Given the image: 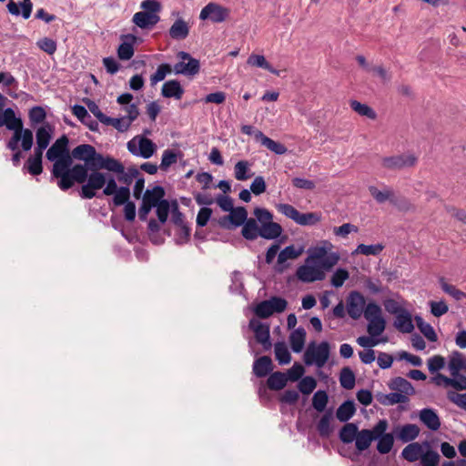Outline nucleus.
Segmentation results:
<instances>
[{
	"instance_id": "obj_1",
	"label": "nucleus",
	"mask_w": 466,
	"mask_h": 466,
	"mask_svg": "<svg viewBox=\"0 0 466 466\" xmlns=\"http://www.w3.org/2000/svg\"><path fill=\"white\" fill-rule=\"evenodd\" d=\"M339 259L337 252H332L327 246L313 248L305 264L297 269L298 279L304 283H311L317 280H322L326 277V272L329 271Z\"/></svg>"
},
{
	"instance_id": "obj_2",
	"label": "nucleus",
	"mask_w": 466,
	"mask_h": 466,
	"mask_svg": "<svg viewBox=\"0 0 466 466\" xmlns=\"http://www.w3.org/2000/svg\"><path fill=\"white\" fill-rule=\"evenodd\" d=\"M73 158L72 153L67 151L57 157L53 165L52 175L54 177L59 178L57 185L64 191L71 188L76 182L78 184L86 182L83 174L74 173Z\"/></svg>"
},
{
	"instance_id": "obj_3",
	"label": "nucleus",
	"mask_w": 466,
	"mask_h": 466,
	"mask_svg": "<svg viewBox=\"0 0 466 466\" xmlns=\"http://www.w3.org/2000/svg\"><path fill=\"white\" fill-rule=\"evenodd\" d=\"M99 153L89 144H82L72 150V157L75 159L84 161V164L74 165V173L83 174L87 178L88 167H95Z\"/></svg>"
},
{
	"instance_id": "obj_4",
	"label": "nucleus",
	"mask_w": 466,
	"mask_h": 466,
	"mask_svg": "<svg viewBox=\"0 0 466 466\" xmlns=\"http://www.w3.org/2000/svg\"><path fill=\"white\" fill-rule=\"evenodd\" d=\"M329 357V344L328 341H321L318 345L312 341L304 352L303 360L306 366L316 365L318 368H322L328 361Z\"/></svg>"
},
{
	"instance_id": "obj_5",
	"label": "nucleus",
	"mask_w": 466,
	"mask_h": 466,
	"mask_svg": "<svg viewBox=\"0 0 466 466\" xmlns=\"http://www.w3.org/2000/svg\"><path fill=\"white\" fill-rule=\"evenodd\" d=\"M86 183H82L80 197L85 199H91L96 196V191L103 188L106 183V174L95 169V167H88Z\"/></svg>"
},
{
	"instance_id": "obj_6",
	"label": "nucleus",
	"mask_w": 466,
	"mask_h": 466,
	"mask_svg": "<svg viewBox=\"0 0 466 466\" xmlns=\"http://www.w3.org/2000/svg\"><path fill=\"white\" fill-rule=\"evenodd\" d=\"M288 306V302L281 297L273 296L269 299L262 300L258 303L254 309V314L260 319H267L274 313L283 312Z\"/></svg>"
},
{
	"instance_id": "obj_7",
	"label": "nucleus",
	"mask_w": 466,
	"mask_h": 466,
	"mask_svg": "<svg viewBox=\"0 0 466 466\" xmlns=\"http://www.w3.org/2000/svg\"><path fill=\"white\" fill-rule=\"evenodd\" d=\"M177 57L181 61L175 64L173 70L176 75H183L186 76H194L199 73L200 62L194 58L189 53L179 51Z\"/></svg>"
},
{
	"instance_id": "obj_8",
	"label": "nucleus",
	"mask_w": 466,
	"mask_h": 466,
	"mask_svg": "<svg viewBox=\"0 0 466 466\" xmlns=\"http://www.w3.org/2000/svg\"><path fill=\"white\" fill-rule=\"evenodd\" d=\"M253 214L258 223L260 224V231L257 233H283L280 224L273 222V215L264 208H255Z\"/></svg>"
},
{
	"instance_id": "obj_9",
	"label": "nucleus",
	"mask_w": 466,
	"mask_h": 466,
	"mask_svg": "<svg viewBox=\"0 0 466 466\" xmlns=\"http://www.w3.org/2000/svg\"><path fill=\"white\" fill-rule=\"evenodd\" d=\"M230 9L217 3H208L199 14L200 20H210L212 23H223L229 17Z\"/></svg>"
},
{
	"instance_id": "obj_10",
	"label": "nucleus",
	"mask_w": 466,
	"mask_h": 466,
	"mask_svg": "<svg viewBox=\"0 0 466 466\" xmlns=\"http://www.w3.org/2000/svg\"><path fill=\"white\" fill-rule=\"evenodd\" d=\"M248 327L254 332L257 342L262 345L263 350L265 351L269 350L272 347L269 325L256 319H251Z\"/></svg>"
},
{
	"instance_id": "obj_11",
	"label": "nucleus",
	"mask_w": 466,
	"mask_h": 466,
	"mask_svg": "<svg viewBox=\"0 0 466 466\" xmlns=\"http://www.w3.org/2000/svg\"><path fill=\"white\" fill-rule=\"evenodd\" d=\"M383 167L390 170L410 167L417 163V157L414 155H397L385 157L381 160Z\"/></svg>"
},
{
	"instance_id": "obj_12",
	"label": "nucleus",
	"mask_w": 466,
	"mask_h": 466,
	"mask_svg": "<svg viewBox=\"0 0 466 466\" xmlns=\"http://www.w3.org/2000/svg\"><path fill=\"white\" fill-rule=\"evenodd\" d=\"M366 306L364 296L357 290L350 293L347 302V311L352 319H359L363 314Z\"/></svg>"
},
{
	"instance_id": "obj_13",
	"label": "nucleus",
	"mask_w": 466,
	"mask_h": 466,
	"mask_svg": "<svg viewBox=\"0 0 466 466\" xmlns=\"http://www.w3.org/2000/svg\"><path fill=\"white\" fill-rule=\"evenodd\" d=\"M94 167L95 169H106L116 174L123 172V164L119 160L110 156H104L101 153H99Z\"/></svg>"
},
{
	"instance_id": "obj_14",
	"label": "nucleus",
	"mask_w": 466,
	"mask_h": 466,
	"mask_svg": "<svg viewBox=\"0 0 466 466\" xmlns=\"http://www.w3.org/2000/svg\"><path fill=\"white\" fill-rule=\"evenodd\" d=\"M69 139L66 135L61 136L56 142L48 148L46 156L49 161H55L60 156L69 151L68 148Z\"/></svg>"
},
{
	"instance_id": "obj_15",
	"label": "nucleus",
	"mask_w": 466,
	"mask_h": 466,
	"mask_svg": "<svg viewBox=\"0 0 466 466\" xmlns=\"http://www.w3.org/2000/svg\"><path fill=\"white\" fill-rule=\"evenodd\" d=\"M121 38L125 41L117 48V56L120 60H129L134 56V44L137 36L132 34L122 35Z\"/></svg>"
},
{
	"instance_id": "obj_16",
	"label": "nucleus",
	"mask_w": 466,
	"mask_h": 466,
	"mask_svg": "<svg viewBox=\"0 0 466 466\" xmlns=\"http://www.w3.org/2000/svg\"><path fill=\"white\" fill-rule=\"evenodd\" d=\"M255 138L257 141L260 142L262 146L276 155H284L288 151L287 147L282 143L277 142L268 137L260 130H257L255 132Z\"/></svg>"
},
{
	"instance_id": "obj_17",
	"label": "nucleus",
	"mask_w": 466,
	"mask_h": 466,
	"mask_svg": "<svg viewBox=\"0 0 466 466\" xmlns=\"http://www.w3.org/2000/svg\"><path fill=\"white\" fill-rule=\"evenodd\" d=\"M160 20L159 15L147 12H137L133 16V23L142 29H148L156 25Z\"/></svg>"
},
{
	"instance_id": "obj_18",
	"label": "nucleus",
	"mask_w": 466,
	"mask_h": 466,
	"mask_svg": "<svg viewBox=\"0 0 466 466\" xmlns=\"http://www.w3.org/2000/svg\"><path fill=\"white\" fill-rule=\"evenodd\" d=\"M420 420L431 431H436L441 427V420L437 412L431 408H424L420 411Z\"/></svg>"
},
{
	"instance_id": "obj_19",
	"label": "nucleus",
	"mask_w": 466,
	"mask_h": 466,
	"mask_svg": "<svg viewBox=\"0 0 466 466\" xmlns=\"http://www.w3.org/2000/svg\"><path fill=\"white\" fill-rule=\"evenodd\" d=\"M184 88L178 80H168L162 86L161 95L166 98H175L179 100L184 95Z\"/></svg>"
},
{
	"instance_id": "obj_20",
	"label": "nucleus",
	"mask_w": 466,
	"mask_h": 466,
	"mask_svg": "<svg viewBox=\"0 0 466 466\" xmlns=\"http://www.w3.org/2000/svg\"><path fill=\"white\" fill-rule=\"evenodd\" d=\"M166 195L165 188L162 186H155L151 189H147L144 192V195L142 197V200L144 202H147L153 208L159 205L162 201H166L167 199L164 198Z\"/></svg>"
},
{
	"instance_id": "obj_21",
	"label": "nucleus",
	"mask_w": 466,
	"mask_h": 466,
	"mask_svg": "<svg viewBox=\"0 0 466 466\" xmlns=\"http://www.w3.org/2000/svg\"><path fill=\"white\" fill-rule=\"evenodd\" d=\"M394 326L402 333H411L414 329L411 315L406 309L395 316Z\"/></svg>"
},
{
	"instance_id": "obj_22",
	"label": "nucleus",
	"mask_w": 466,
	"mask_h": 466,
	"mask_svg": "<svg viewBox=\"0 0 466 466\" xmlns=\"http://www.w3.org/2000/svg\"><path fill=\"white\" fill-rule=\"evenodd\" d=\"M306 330L303 327H298L289 335V343L293 352L302 351L306 341Z\"/></svg>"
},
{
	"instance_id": "obj_23",
	"label": "nucleus",
	"mask_w": 466,
	"mask_h": 466,
	"mask_svg": "<svg viewBox=\"0 0 466 466\" xmlns=\"http://www.w3.org/2000/svg\"><path fill=\"white\" fill-rule=\"evenodd\" d=\"M171 221L181 229L182 233H189L190 228L185 221L184 214L179 210L177 199L171 201Z\"/></svg>"
},
{
	"instance_id": "obj_24",
	"label": "nucleus",
	"mask_w": 466,
	"mask_h": 466,
	"mask_svg": "<svg viewBox=\"0 0 466 466\" xmlns=\"http://www.w3.org/2000/svg\"><path fill=\"white\" fill-rule=\"evenodd\" d=\"M369 192L380 204H382L386 201H390L391 204H397V196L392 189L387 188L383 191H380L375 186H370Z\"/></svg>"
},
{
	"instance_id": "obj_25",
	"label": "nucleus",
	"mask_w": 466,
	"mask_h": 466,
	"mask_svg": "<svg viewBox=\"0 0 466 466\" xmlns=\"http://www.w3.org/2000/svg\"><path fill=\"white\" fill-rule=\"evenodd\" d=\"M272 370V360L268 356H262L253 363V373L258 378L266 377Z\"/></svg>"
},
{
	"instance_id": "obj_26",
	"label": "nucleus",
	"mask_w": 466,
	"mask_h": 466,
	"mask_svg": "<svg viewBox=\"0 0 466 466\" xmlns=\"http://www.w3.org/2000/svg\"><path fill=\"white\" fill-rule=\"evenodd\" d=\"M189 34V26L183 19H177L169 28V35L176 40H183Z\"/></svg>"
},
{
	"instance_id": "obj_27",
	"label": "nucleus",
	"mask_w": 466,
	"mask_h": 466,
	"mask_svg": "<svg viewBox=\"0 0 466 466\" xmlns=\"http://www.w3.org/2000/svg\"><path fill=\"white\" fill-rule=\"evenodd\" d=\"M463 365L464 356L461 352L454 350L449 355L448 369L452 377L458 376V373L463 370Z\"/></svg>"
},
{
	"instance_id": "obj_28",
	"label": "nucleus",
	"mask_w": 466,
	"mask_h": 466,
	"mask_svg": "<svg viewBox=\"0 0 466 466\" xmlns=\"http://www.w3.org/2000/svg\"><path fill=\"white\" fill-rule=\"evenodd\" d=\"M423 446L419 442L408 444L401 451V456L409 462H415L421 458Z\"/></svg>"
},
{
	"instance_id": "obj_29",
	"label": "nucleus",
	"mask_w": 466,
	"mask_h": 466,
	"mask_svg": "<svg viewBox=\"0 0 466 466\" xmlns=\"http://www.w3.org/2000/svg\"><path fill=\"white\" fill-rule=\"evenodd\" d=\"M356 412L354 401L352 400H345L337 410L336 417L340 422H347Z\"/></svg>"
},
{
	"instance_id": "obj_30",
	"label": "nucleus",
	"mask_w": 466,
	"mask_h": 466,
	"mask_svg": "<svg viewBox=\"0 0 466 466\" xmlns=\"http://www.w3.org/2000/svg\"><path fill=\"white\" fill-rule=\"evenodd\" d=\"M53 127L49 123H46L36 130V145L46 148L50 143L53 133Z\"/></svg>"
},
{
	"instance_id": "obj_31",
	"label": "nucleus",
	"mask_w": 466,
	"mask_h": 466,
	"mask_svg": "<svg viewBox=\"0 0 466 466\" xmlns=\"http://www.w3.org/2000/svg\"><path fill=\"white\" fill-rule=\"evenodd\" d=\"M375 441L374 436L371 434L370 430H361L358 431L356 439H355V446L359 451H363L367 450L371 442Z\"/></svg>"
},
{
	"instance_id": "obj_32",
	"label": "nucleus",
	"mask_w": 466,
	"mask_h": 466,
	"mask_svg": "<svg viewBox=\"0 0 466 466\" xmlns=\"http://www.w3.org/2000/svg\"><path fill=\"white\" fill-rule=\"evenodd\" d=\"M377 400L382 405H394L397 403L407 402L408 397L400 392H390L388 394H378Z\"/></svg>"
},
{
	"instance_id": "obj_33",
	"label": "nucleus",
	"mask_w": 466,
	"mask_h": 466,
	"mask_svg": "<svg viewBox=\"0 0 466 466\" xmlns=\"http://www.w3.org/2000/svg\"><path fill=\"white\" fill-rule=\"evenodd\" d=\"M123 238L130 244L137 242H144L147 238L154 245L159 246L165 242L164 235H122Z\"/></svg>"
},
{
	"instance_id": "obj_34",
	"label": "nucleus",
	"mask_w": 466,
	"mask_h": 466,
	"mask_svg": "<svg viewBox=\"0 0 466 466\" xmlns=\"http://www.w3.org/2000/svg\"><path fill=\"white\" fill-rule=\"evenodd\" d=\"M248 211L244 207L234 208L229 211L228 218L233 228L242 226L247 220Z\"/></svg>"
},
{
	"instance_id": "obj_35",
	"label": "nucleus",
	"mask_w": 466,
	"mask_h": 466,
	"mask_svg": "<svg viewBox=\"0 0 466 466\" xmlns=\"http://www.w3.org/2000/svg\"><path fill=\"white\" fill-rule=\"evenodd\" d=\"M420 434V428L416 424H405L399 432V439L402 442H409L414 441Z\"/></svg>"
},
{
	"instance_id": "obj_36",
	"label": "nucleus",
	"mask_w": 466,
	"mask_h": 466,
	"mask_svg": "<svg viewBox=\"0 0 466 466\" xmlns=\"http://www.w3.org/2000/svg\"><path fill=\"white\" fill-rule=\"evenodd\" d=\"M157 150L156 144L147 137H140L138 141V157L143 158L151 157Z\"/></svg>"
},
{
	"instance_id": "obj_37",
	"label": "nucleus",
	"mask_w": 466,
	"mask_h": 466,
	"mask_svg": "<svg viewBox=\"0 0 466 466\" xmlns=\"http://www.w3.org/2000/svg\"><path fill=\"white\" fill-rule=\"evenodd\" d=\"M389 387L391 390H398L400 391V393H402L404 395L412 394L414 392L412 384L402 377L394 378L389 384Z\"/></svg>"
},
{
	"instance_id": "obj_38",
	"label": "nucleus",
	"mask_w": 466,
	"mask_h": 466,
	"mask_svg": "<svg viewBox=\"0 0 466 466\" xmlns=\"http://www.w3.org/2000/svg\"><path fill=\"white\" fill-rule=\"evenodd\" d=\"M332 420V412L330 410L327 411L322 415L320 420L317 424V430L319 434L322 438H328L332 432V427L330 425Z\"/></svg>"
},
{
	"instance_id": "obj_39",
	"label": "nucleus",
	"mask_w": 466,
	"mask_h": 466,
	"mask_svg": "<svg viewBox=\"0 0 466 466\" xmlns=\"http://www.w3.org/2000/svg\"><path fill=\"white\" fill-rule=\"evenodd\" d=\"M287 382V375L280 371L273 372L267 380L268 387L273 390H279L283 389Z\"/></svg>"
},
{
	"instance_id": "obj_40",
	"label": "nucleus",
	"mask_w": 466,
	"mask_h": 466,
	"mask_svg": "<svg viewBox=\"0 0 466 466\" xmlns=\"http://www.w3.org/2000/svg\"><path fill=\"white\" fill-rule=\"evenodd\" d=\"M350 107L353 111L358 113L361 116H366L370 119H376L377 114L375 110L366 104H361L357 100H350Z\"/></svg>"
},
{
	"instance_id": "obj_41",
	"label": "nucleus",
	"mask_w": 466,
	"mask_h": 466,
	"mask_svg": "<svg viewBox=\"0 0 466 466\" xmlns=\"http://www.w3.org/2000/svg\"><path fill=\"white\" fill-rule=\"evenodd\" d=\"M356 377L354 372L350 367H345L341 370L339 375V383L343 389L351 390L354 388Z\"/></svg>"
},
{
	"instance_id": "obj_42",
	"label": "nucleus",
	"mask_w": 466,
	"mask_h": 466,
	"mask_svg": "<svg viewBox=\"0 0 466 466\" xmlns=\"http://www.w3.org/2000/svg\"><path fill=\"white\" fill-rule=\"evenodd\" d=\"M358 427L354 423H346L339 431V439L343 443H351L355 441Z\"/></svg>"
},
{
	"instance_id": "obj_43",
	"label": "nucleus",
	"mask_w": 466,
	"mask_h": 466,
	"mask_svg": "<svg viewBox=\"0 0 466 466\" xmlns=\"http://www.w3.org/2000/svg\"><path fill=\"white\" fill-rule=\"evenodd\" d=\"M275 357L280 365L289 364L291 355L284 342H277L274 347Z\"/></svg>"
},
{
	"instance_id": "obj_44",
	"label": "nucleus",
	"mask_w": 466,
	"mask_h": 466,
	"mask_svg": "<svg viewBox=\"0 0 466 466\" xmlns=\"http://www.w3.org/2000/svg\"><path fill=\"white\" fill-rule=\"evenodd\" d=\"M417 326L420 332L431 342H435L438 339L437 334L433 327L430 323H426L421 317L417 316L415 318Z\"/></svg>"
},
{
	"instance_id": "obj_45",
	"label": "nucleus",
	"mask_w": 466,
	"mask_h": 466,
	"mask_svg": "<svg viewBox=\"0 0 466 466\" xmlns=\"http://www.w3.org/2000/svg\"><path fill=\"white\" fill-rule=\"evenodd\" d=\"M300 253L301 250L295 249L293 245L288 246L279 253L278 264L284 268V264L288 259H293L297 258Z\"/></svg>"
},
{
	"instance_id": "obj_46",
	"label": "nucleus",
	"mask_w": 466,
	"mask_h": 466,
	"mask_svg": "<svg viewBox=\"0 0 466 466\" xmlns=\"http://www.w3.org/2000/svg\"><path fill=\"white\" fill-rule=\"evenodd\" d=\"M117 174V180L124 183L126 187H129L132 184L133 179L138 177L139 171L135 166H132L127 168V172H125V167L123 166V172Z\"/></svg>"
},
{
	"instance_id": "obj_47",
	"label": "nucleus",
	"mask_w": 466,
	"mask_h": 466,
	"mask_svg": "<svg viewBox=\"0 0 466 466\" xmlns=\"http://www.w3.org/2000/svg\"><path fill=\"white\" fill-rule=\"evenodd\" d=\"M328 400V393L323 390H319L313 395L312 405L316 410L321 412L325 410Z\"/></svg>"
},
{
	"instance_id": "obj_48",
	"label": "nucleus",
	"mask_w": 466,
	"mask_h": 466,
	"mask_svg": "<svg viewBox=\"0 0 466 466\" xmlns=\"http://www.w3.org/2000/svg\"><path fill=\"white\" fill-rule=\"evenodd\" d=\"M386 327V321L383 317L369 320L368 332L370 336L376 337L380 335Z\"/></svg>"
},
{
	"instance_id": "obj_49",
	"label": "nucleus",
	"mask_w": 466,
	"mask_h": 466,
	"mask_svg": "<svg viewBox=\"0 0 466 466\" xmlns=\"http://www.w3.org/2000/svg\"><path fill=\"white\" fill-rule=\"evenodd\" d=\"M320 221V215L317 212L299 213V218L295 221L301 226H313Z\"/></svg>"
},
{
	"instance_id": "obj_50",
	"label": "nucleus",
	"mask_w": 466,
	"mask_h": 466,
	"mask_svg": "<svg viewBox=\"0 0 466 466\" xmlns=\"http://www.w3.org/2000/svg\"><path fill=\"white\" fill-rule=\"evenodd\" d=\"M441 289L452 297L455 300L460 301L466 299V293L458 289L455 286L448 284L443 279L440 280Z\"/></svg>"
},
{
	"instance_id": "obj_51",
	"label": "nucleus",
	"mask_w": 466,
	"mask_h": 466,
	"mask_svg": "<svg viewBox=\"0 0 466 466\" xmlns=\"http://www.w3.org/2000/svg\"><path fill=\"white\" fill-rule=\"evenodd\" d=\"M113 197V203L115 206L119 207L127 204L129 201L130 198V189L129 187H120L118 190H116Z\"/></svg>"
},
{
	"instance_id": "obj_52",
	"label": "nucleus",
	"mask_w": 466,
	"mask_h": 466,
	"mask_svg": "<svg viewBox=\"0 0 466 466\" xmlns=\"http://www.w3.org/2000/svg\"><path fill=\"white\" fill-rule=\"evenodd\" d=\"M173 68L169 64L164 63L158 66L156 73L150 76L151 85L154 86L157 82L164 80L167 74L172 72Z\"/></svg>"
},
{
	"instance_id": "obj_53",
	"label": "nucleus",
	"mask_w": 466,
	"mask_h": 466,
	"mask_svg": "<svg viewBox=\"0 0 466 466\" xmlns=\"http://www.w3.org/2000/svg\"><path fill=\"white\" fill-rule=\"evenodd\" d=\"M377 450L381 454L389 453L393 446L394 439L390 433L378 438Z\"/></svg>"
},
{
	"instance_id": "obj_54",
	"label": "nucleus",
	"mask_w": 466,
	"mask_h": 466,
	"mask_svg": "<svg viewBox=\"0 0 466 466\" xmlns=\"http://www.w3.org/2000/svg\"><path fill=\"white\" fill-rule=\"evenodd\" d=\"M316 386V380L311 376H306L299 380L298 388L301 393L308 395L315 390Z\"/></svg>"
},
{
	"instance_id": "obj_55",
	"label": "nucleus",
	"mask_w": 466,
	"mask_h": 466,
	"mask_svg": "<svg viewBox=\"0 0 466 466\" xmlns=\"http://www.w3.org/2000/svg\"><path fill=\"white\" fill-rule=\"evenodd\" d=\"M383 248L384 247L381 244H371V245L360 244L357 247L355 252H357L359 254L366 255V256H370V255L376 256V255H379L382 251Z\"/></svg>"
},
{
	"instance_id": "obj_56",
	"label": "nucleus",
	"mask_w": 466,
	"mask_h": 466,
	"mask_svg": "<svg viewBox=\"0 0 466 466\" xmlns=\"http://www.w3.org/2000/svg\"><path fill=\"white\" fill-rule=\"evenodd\" d=\"M28 116L32 125L39 124L46 119V112L42 106H35L29 110Z\"/></svg>"
},
{
	"instance_id": "obj_57",
	"label": "nucleus",
	"mask_w": 466,
	"mask_h": 466,
	"mask_svg": "<svg viewBox=\"0 0 466 466\" xmlns=\"http://www.w3.org/2000/svg\"><path fill=\"white\" fill-rule=\"evenodd\" d=\"M364 318L369 321L370 319H375L380 317H382L381 315V308L375 302L371 301L369 302L364 309L363 311Z\"/></svg>"
},
{
	"instance_id": "obj_58",
	"label": "nucleus",
	"mask_w": 466,
	"mask_h": 466,
	"mask_svg": "<svg viewBox=\"0 0 466 466\" xmlns=\"http://www.w3.org/2000/svg\"><path fill=\"white\" fill-rule=\"evenodd\" d=\"M177 160V153L171 149H167L163 152L159 167L166 171L171 165L175 164Z\"/></svg>"
},
{
	"instance_id": "obj_59",
	"label": "nucleus",
	"mask_w": 466,
	"mask_h": 466,
	"mask_svg": "<svg viewBox=\"0 0 466 466\" xmlns=\"http://www.w3.org/2000/svg\"><path fill=\"white\" fill-rule=\"evenodd\" d=\"M445 363L446 362L444 357L441 355H434L431 357L427 361L428 370L431 374H433L442 370L445 367Z\"/></svg>"
},
{
	"instance_id": "obj_60",
	"label": "nucleus",
	"mask_w": 466,
	"mask_h": 466,
	"mask_svg": "<svg viewBox=\"0 0 466 466\" xmlns=\"http://www.w3.org/2000/svg\"><path fill=\"white\" fill-rule=\"evenodd\" d=\"M440 461V455L437 451L429 450L423 451L420 463L422 466H437Z\"/></svg>"
},
{
	"instance_id": "obj_61",
	"label": "nucleus",
	"mask_w": 466,
	"mask_h": 466,
	"mask_svg": "<svg viewBox=\"0 0 466 466\" xmlns=\"http://www.w3.org/2000/svg\"><path fill=\"white\" fill-rule=\"evenodd\" d=\"M157 218L160 223L164 224L167 222L168 214L171 211V202L168 200L162 201L159 205L155 207Z\"/></svg>"
},
{
	"instance_id": "obj_62",
	"label": "nucleus",
	"mask_w": 466,
	"mask_h": 466,
	"mask_svg": "<svg viewBox=\"0 0 466 466\" xmlns=\"http://www.w3.org/2000/svg\"><path fill=\"white\" fill-rule=\"evenodd\" d=\"M235 177L238 180L243 181L247 180L251 177L250 174H248V162L245 160H240L235 165Z\"/></svg>"
},
{
	"instance_id": "obj_63",
	"label": "nucleus",
	"mask_w": 466,
	"mask_h": 466,
	"mask_svg": "<svg viewBox=\"0 0 466 466\" xmlns=\"http://www.w3.org/2000/svg\"><path fill=\"white\" fill-rule=\"evenodd\" d=\"M37 46L48 55H54L56 51V42L49 37H44L37 41Z\"/></svg>"
},
{
	"instance_id": "obj_64",
	"label": "nucleus",
	"mask_w": 466,
	"mask_h": 466,
	"mask_svg": "<svg viewBox=\"0 0 466 466\" xmlns=\"http://www.w3.org/2000/svg\"><path fill=\"white\" fill-rule=\"evenodd\" d=\"M350 274L345 268H338L331 276V285L334 288H340L344 284L345 280L348 279Z\"/></svg>"
}]
</instances>
